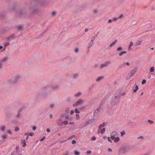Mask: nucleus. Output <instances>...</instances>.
Returning a JSON list of instances; mask_svg holds the SVG:
<instances>
[{
    "instance_id": "obj_45",
    "label": "nucleus",
    "mask_w": 155,
    "mask_h": 155,
    "mask_svg": "<svg viewBox=\"0 0 155 155\" xmlns=\"http://www.w3.org/2000/svg\"><path fill=\"white\" fill-rule=\"evenodd\" d=\"M93 12L94 13H96L98 12V10L97 9H94Z\"/></svg>"
},
{
    "instance_id": "obj_30",
    "label": "nucleus",
    "mask_w": 155,
    "mask_h": 155,
    "mask_svg": "<svg viewBox=\"0 0 155 155\" xmlns=\"http://www.w3.org/2000/svg\"><path fill=\"white\" fill-rule=\"evenodd\" d=\"M148 122L150 124H152L153 123V121L150 120H148Z\"/></svg>"
},
{
    "instance_id": "obj_13",
    "label": "nucleus",
    "mask_w": 155,
    "mask_h": 155,
    "mask_svg": "<svg viewBox=\"0 0 155 155\" xmlns=\"http://www.w3.org/2000/svg\"><path fill=\"white\" fill-rule=\"evenodd\" d=\"M117 42V41L116 40L114 41L110 45V47H112L114 46Z\"/></svg>"
},
{
    "instance_id": "obj_52",
    "label": "nucleus",
    "mask_w": 155,
    "mask_h": 155,
    "mask_svg": "<svg viewBox=\"0 0 155 155\" xmlns=\"http://www.w3.org/2000/svg\"><path fill=\"white\" fill-rule=\"evenodd\" d=\"M74 112V111L73 110H72L70 111V114H72Z\"/></svg>"
},
{
    "instance_id": "obj_33",
    "label": "nucleus",
    "mask_w": 155,
    "mask_h": 155,
    "mask_svg": "<svg viewBox=\"0 0 155 155\" xmlns=\"http://www.w3.org/2000/svg\"><path fill=\"white\" fill-rule=\"evenodd\" d=\"M25 135L26 136V140H27L28 138V134L25 133Z\"/></svg>"
},
{
    "instance_id": "obj_24",
    "label": "nucleus",
    "mask_w": 155,
    "mask_h": 155,
    "mask_svg": "<svg viewBox=\"0 0 155 155\" xmlns=\"http://www.w3.org/2000/svg\"><path fill=\"white\" fill-rule=\"evenodd\" d=\"M76 118L77 120H78L80 119L79 115L78 114H77L76 115Z\"/></svg>"
},
{
    "instance_id": "obj_27",
    "label": "nucleus",
    "mask_w": 155,
    "mask_h": 155,
    "mask_svg": "<svg viewBox=\"0 0 155 155\" xmlns=\"http://www.w3.org/2000/svg\"><path fill=\"white\" fill-rule=\"evenodd\" d=\"M75 112L77 113H80V111H79L78 109L77 108L75 109Z\"/></svg>"
},
{
    "instance_id": "obj_10",
    "label": "nucleus",
    "mask_w": 155,
    "mask_h": 155,
    "mask_svg": "<svg viewBox=\"0 0 155 155\" xmlns=\"http://www.w3.org/2000/svg\"><path fill=\"white\" fill-rule=\"evenodd\" d=\"M142 42V41L141 40H138L137 41L135 44V45L136 46H138L141 44Z\"/></svg>"
},
{
    "instance_id": "obj_37",
    "label": "nucleus",
    "mask_w": 155,
    "mask_h": 155,
    "mask_svg": "<svg viewBox=\"0 0 155 155\" xmlns=\"http://www.w3.org/2000/svg\"><path fill=\"white\" fill-rule=\"evenodd\" d=\"M146 83V81L145 80H143L142 82V84H145Z\"/></svg>"
},
{
    "instance_id": "obj_46",
    "label": "nucleus",
    "mask_w": 155,
    "mask_h": 155,
    "mask_svg": "<svg viewBox=\"0 0 155 155\" xmlns=\"http://www.w3.org/2000/svg\"><path fill=\"white\" fill-rule=\"evenodd\" d=\"M19 128L18 127H16L15 129V130L16 131H18L19 130Z\"/></svg>"
},
{
    "instance_id": "obj_8",
    "label": "nucleus",
    "mask_w": 155,
    "mask_h": 155,
    "mask_svg": "<svg viewBox=\"0 0 155 155\" xmlns=\"http://www.w3.org/2000/svg\"><path fill=\"white\" fill-rule=\"evenodd\" d=\"M104 78V76H101L98 77L96 80V81L99 82Z\"/></svg>"
},
{
    "instance_id": "obj_1",
    "label": "nucleus",
    "mask_w": 155,
    "mask_h": 155,
    "mask_svg": "<svg viewBox=\"0 0 155 155\" xmlns=\"http://www.w3.org/2000/svg\"><path fill=\"white\" fill-rule=\"evenodd\" d=\"M128 150V148L125 146H122L119 149V153L120 155H122L123 154L127 152Z\"/></svg>"
},
{
    "instance_id": "obj_2",
    "label": "nucleus",
    "mask_w": 155,
    "mask_h": 155,
    "mask_svg": "<svg viewBox=\"0 0 155 155\" xmlns=\"http://www.w3.org/2000/svg\"><path fill=\"white\" fill-rule=\"evenodd\" d=\"M84 100L82 99H80L75 103L73 104V106L75 107L76 106H78L81 105L84 103Z\"/></svg>"
},
{
    "instance_id": "obj_63",
    "label": "nucleus",
    "mask_w": 155,
    "mask_h": 155,
    "mask_svg": "<svg viewBox=\"0 0 155 155\" xmlns=\"http://www.w3.org/2000/svg\"><path fill=\"white\" fill-rule=\"evenodd\" d=\"M54 106V105L53 104H51L50 105V108L53 107Z\"/></svg>"
},
{
    "instance_id": "obj_47",
    "label": "nucleus",
    "mask_w": 155,
    "mask_h": 155,
    "mask_svg": "<svg viewBox=\"0 0 155 155\" xmlns=\"http://www.w3.org/2000/svg\"><path fill=\"white\" fill-rule=\"evenodd\" d=\"M2 62H1V61H0V68H2Z\"/></svg>"
},
{
    "instance_id": "obj_18",
    "label": "nucleus",
    "mask_w": 155,
    "mask_h": 155,
    "mask_svg": "<svg viewBox=\"0 0 155 155\" xmlns=\"http://www.w3.org/2000/svg\"><path fill=\"white\" fill-rule=\"evenodd\" d=\"M154 70L155 69L154 67H152L150 68V72H154Z\"/></svg>"
},
{
    "instance_id": "obj_42",
    "label": "nucleus",
    "mask_w": 155,
    "mask_h": 155,
    "mask_svg": "<svg viewBox=\"0 0 155 155\" xmlns=\"http://www.w3.org/2000/svg\"><path fill=\"white\" fill-rule=\"evenodd\" d=\"M118 19V18H116V17L114 18H113V20L114 21H116V20H117V19Z\"/></svg>"
},
{
    "instance_id": "obj_6",
    "label": "nucleus",
    "mask_w": 155,
    "mask_h": 155,
    "mask_svg": "<svg viewBox=\"0 0 155 155\" xmlns=\"http://www.w3.org/2000/svg\"><path fill=\"white\" fill-rule=\"evenodd\" d=\"M133 45V42L132 41H130V45L128 47V50L129 51H130L132 49V47Z\"/></svg>"
},
{
    "instance_id": "obj_19",
    "label": "nucleus",
    "mask_w": 155,
    "mask_h": 155,
    "mask_svg": "<svg viewBox=\"0 0 155 155\" xmlns=\"http://www.w3.org/2000/svg\"><path fill=\"white\" fill-rule=\"evenodd\" d=\"M117 135V133L115 131H113L110 134V135H113L116 136Z\"/></svg>"
},
{
    "instance_id": "obj_17",
    "label": "nucleus",
    "mask_w": 155,
    "mask_h": 155,
    "mask_svg": "<svg viewBox=\"0 0 155 155\" xmlns=\"http://www.w3.org/2000/svg\"><path fill=\"white\" fill-rule=\"evenodd\" d=\"M120 140V138L119 137H116L114 139V142L115 143L118 142Z\"/></svg>"
},
{
    "instance_id": "obj_5",
    "label": "nucleus",
    "mask_w": 155,
    "mask_h": 155,
    "mask_svg": "<svg viewBox=\"0 0 155 155\" xmlns=\"http://www.w3.org/2000/svg\"><path fill=\"white\" fill-rule=\"evenodd\" d=\"M110 62L108 61H107L104 64H102L100 65V67L101 68H103L106 67L107 65L110 64Z\"/></svg>"
},
{
    "instance_id": "obj_49",
    "label": "nucleus",
    "mask_w": 155,
    "mask_h": 155,
    "mask_svg": "<svg viewBox=\"0 0 155 155\" xmlns=\"http://www.w3.org/2000/svg\"><path fill=\"white\" fill-rule=\"evenodd\" d=\"M75 136L74 135H73V136H71V137H69L68 138V139H72Z\"/></svg>"
},
{
    "instance_id": "obj_29",
    "label": "nucleus",
    "mask_w": 155,
    "mask_h": 155,
    "mask_svg": "<svg viewBox=\"0 0 155 155\" xmlns=\"http://www.w3.org/2000/svg\"><path fill=\"white\" fill-rule=\"evenodd\" d=\"M125 64H126L127 65L129 66L130 65V63H129V62H126L125 63H124V65H125Z\"/></svg>"
},
{
    "instance_id": "obj_62",
    "label": "nucleus",
    "mask_w": 155,
    "mask_h": 155,
    "mask_svg": "<svg viewBox=\"0 0 155 155\" xmlns=\"http://www.w3.org/2000/svg\"><path fill=\"white\" fill-rule=\"evenodd\" d=\"M46 131L48 132H50V129L49 128H47L46 129Z\"/></svg>"
},
{
    "instance_id": "obj_58",
    "label": "nucleus",
    "mask_w": 155,
    "mask_h": 155,
    "mask_svg": "<svg viewBox=\"0 0 155 155\" xmlns=\"http://www.w3.org/2000/svg\"><path fill=\"white\" fill-rule=\"evenodd\" d=\"M36 129V126H34L33 127L32 129L33 130H35Z\"/></svg>"
},
{
    "instance_id": "obj_44",
    "label": "nucleus",
    "mask_w": 155,
    "mask_h": 155,
    "mask_svg": "<svg viewBox=\"0 0 155 155\" xmlns=\"http://www.w3.org/2000/svg\"><path fill=\"white\" fill-rule=\"evenodd\" d=\"M56 14V12H53L52 13V15L53 16H54Z\"/></svg>"
},
{
    "instance_id": "obj_54",
    "label": "nucleus",
    "mask_w": 155,
    "mask_h": 155,
    "mask_svg": "<svg viewBox=\"0 0 155 155\" xmlns=\"http://www.w3.org/2000/svg\"><path fill=\"white\" fill-rule=\"evenodd\" d=\"M49 117L50 118H52L53 117V115L52 114H49Z\"/></svg>"
},
{
    "instance_id": "obj_28",
    "label": "nucleus",
    "mask_w": 155,
    "mask_h": 155,
    "mask_svg": "<svg viewBox=\"0 0 155 155\" xmlns=\"http://www.w3.org/2000/svg\"><path fill=\"white\" fill-rule=\"evenodd\" d=\"M95 39V37L94 36H93L92 37L91 39V41H92L93 42V41Z\"/></svg>"
},
{
    "instance_id": "obj_41",
    "label": "nucleus",
    "mask_w": 155,
    "mask_h": 155,
    "mask_svg": "<svg viewBox=\"0 0 155 155\" xmlns=\"http://www.w3.org/2000/svg\"><path fill=\"white\" fill-rule=\"evenodd\" d=\"M96 139V137H92L91 140H95Z\"/></svg>"
},
{
    "instance_id": "obj_59",
    "label": "nucleus",
    "mask_w": 155,
    "mask_h": 155,
    "mask_svg": "<svg viewBox=\"0 0 155 155\" xmlns=\"http://www.w3.org/2000/svg\"><path fill=\"white\" fill-rule=\"evenodd\" d=\"M33 135H34V134L32 133H31L30 134H28V135H30V136H33Z\"/></svg>"
},
{
    "instance_id": "obj_23",
    "label": "nucleus",
    "mask_w": 155,
    "mask_h": 155,
    "mask_svg": "<svg viewBox=\"0 0 155 155\" xmlns=\"http://www.w3.org/2000/svg\"><path fill=\"white\" fill-rule=\"evenodd\" d=\"M74 153L75 155H80V152L76 150L74 151Z\"/></svg>"
},
{
    "instance_id": "obj_22",
    "label": "nucleus",
    "mask_w": 155,
    "mask_h": 155,
    "mask_svg": "<svg viewBox=\"0 0 155 155\" xmlns=\"http://www.w3.org/2000/svg\"><path fill=\"white\" fill-rule=\"evenodd\" d=\"M5 126L3 125L1 127V130L2 131H4L5 130Z\"/></svg>"
},
{
    "instance_id": "obj_56",
    "label": "nucleus",
    "mask_w": 155,
    "mask_h": 155,
    "mask_svg": "<svg viewBox=\"0 0 155 155\" xmlns=\"http://www.w3.org/2000/svg\"><path fill=\"white\" fill-rule=\"evenodd\" d=\"M86 153L87 154H90L91 153V151L90 150L87 151Z\"/></svg>"
},
{
    "instance_id": "obj_61",
    "label": "nucleus",
    "mask_w": 155,
    "mask_h": 155,
    "mask_svg": "<svg viewBox=\"0 0 155 155\" xmlns=\"http://www.w3.org/2000/svg\"><path fill=\"white\" fill-rule=\"evenodd\" d=\"M107 139L111 143H112V141H111V140H110V137H107Z\"/></svg>"
},
{
    "instance_id": "obj_39",
    "label": "nucleus",
    "mask_w": 155,
    "mask_h": 155,
    "mask_svg": "<svg viewBox=\"0 0 155 155\" xmlns=\"http://www.w3.org/2000/svg\"><path fill=\"white\" fill-rule=\"evenodd\" d=\"M38 9H34L33 11V12L36 13V12H38Z\"/></svg>"
},
{
    "instance_id": "obj_11",
    "label": "nucleus",
    "mask_w": 155,
    "mask_h": 155,
    "mask_svg": "<svg viewBox=\"0 0 155 155\" xmlns=\"http://www.w3.org/2000/svg\"><path fill=\"white\" fill-rule=\"evenodd\" d=\"M82 94V93L81 92H78L74 94V96L76 97H78L80 96Z\"/></svg>"
},
{
    "instance_id": "obj_43",
    "label": "nucleus",
    "mask_w": 155,
    "mask_h": 155,
    "mask_svg": "<svg viewBox=\"0 0 155 155\" xmlns=\"http://www.w3.org/2000/svg\"><path fill=\"white\" fill-rule=\"evenodd\" d=\"M7 137V136L6 135H3L2 136V138H6Z\"/></svg>"
},
{
    "instance_id": "obj_20",
    "label": "nucleus",
    "mask_w": 155,
    "mask_h": 155,
    "mask_svg": "<svg viewBox=\"0 0 155 155\" xmlns=\"http://www.w3.org/2000/svg\"><path fill=\"white\" fill-rule=\"evenodd\" d=\"M138 88H138V86L137 85H136L135 88V89H134V92H137V90H138Z\"/></svg>"
},
{
    "instance_id": "obj_53",
    "label": "nucleus",
    "mask_w": 155,
    "mask_h": 155,
    "mask_svg": "<svg viewBox=\"0 0 155 155\" xmlns=\"http://www.w3.org/2000/svg\"><path fill=\"white\" fill-rule=\"evenodd\" d=\"M126 94V93L125 92H122V93L121 94V95L122 96H124Z\"/></svg>"
},
{
    "instance_id": "obj_12",
    "label": "nucleus",
    "mask_w": 155,
    "mask_h": 155,
    "mask_svg": "<svg viewBox=\"0 0 155 155\" xmlns=\"http://www.w3.org/2000/svg\"><path fill=\"white\" fill-rule=\"evenodd\" d=\"M126 53L127 52L125 51H122L119 53L118 55L119 57H121V56H122L123 54H126Z\"/></svg>"
},
{
    "instance_id": "obj_32",
    "label": "nucleus",
    "mask_w": 155,
    "mask_h": 155,
    "mask_svg": "<svg viewBox=\"0 0 155 155\" xmlns=\"http://www.w3.org/2000/svg\"><path fill=\"white\" fill-rule=\"evenodd\" d=\"M76 143V141L75 140H73L72 142V143L73 144H74Z\"/></svg>"
},
{
    "instance_id": "obj_64",
    "label": "nucleus",
    "mask_w": 155,
    "mask_h": 155,
    "mask_svg": "<svg viewBox=\"0 0 155 155\" xmlns=\"http://www.w3.org/2000/svg\"><path fill=\"white\" fill-rule=\"evenodd\" d=\"M69 124H70L73 125V124H74V123L73 122H69Z\"/></svg>"
},
{
    "instance_id": "obj_26",
    "label": "nucleus",
    "mask_w": 155,
    "mask_h": 155,
    "mask_svg": "<svg viewBox=\"0 0 155 155\" xmlns=\"http://www.w3.org/2000/svg\"><path fill=\"white\" fill-rule=\"evenodd\" d=\"M70 110V109L69 107L67 108L65 110V111L67 113H68Z\"/></svg>"
},
{
    "instance_id": "obj_16",
    "label": "nucleus",
    "mask_w": 155,
    "mask_h": 155,
    "mask_svg": "<svg viewBox=\"0 0 155 155\" xmlns=\"http://www.w3.org/2000/svg\"><path fill=\"white\" fill-rule=\"evenodd\" d=\"M8 58H4L3 59H2L1 61V62L3 63L6 61L7 60Z\"/></svg>"
},
{
    "instance_id": "obj_57",
    "label": "nucleus",
    "mask_w": 155,
    "mask_h": 155,
    "mask_svg": "<svg viewBox=\"0 0 155 155\" xmlns=\"http://www.w3.org/2000/svg\"><path fill=\"white\" fill-rule=\"evenodd\" d=\"M112 21V20H111V19H110L108 20V23H110Z\"/></svg>"
},
{
    "instance_id": "obj_55",
    "label": "nucleus",
    "mask_w": 155,
    "mask_h": 155,
    "mask_svg": "<svg viewBox=\"0 0 155 155\" xmlns=\"http://www.w3.org/2000/svg\"><path fill=\"white\" fill-rule=\"evenodd\" d=\"M108 150L109 152H111L112 151V149L110 148H108Z\"/></svg>"
},
{
    "instance_id": "obj_31",
    "label": "nucleus",
    "mask_w": 155,
    "mask_h": 155,
    "mask_svg": "<svg viewBox=\"0 0 155 155\" xmlns=\"http://www.w3.org/2000/svg\"><path fill=\"white\" fill-rule=\"evenodd\" d=\"M63 123L65 125H66L68 123V122L67 121H65L63 122Z\"/></svg>"
},
{
    "instance_id": "obj_36",
    "label": "nucleus",
    "mask_w": 155,
    "mask_h": 155,
    "mask_svg": "<svg viewBox=\"0 0 155 155\" xmlns=\"http://www.w3.org/2000/svg\"><path fill=\"white\" fill-rule=\"evenodd\" d=\"M10 44V43L9 42H7L6 43L5 45H4V46L5 47L7 46H8V45H9Z\"/></svg>"
},
{
    "instance_id": "obj_35",
    "label": "nucleus",
    "mask_w": 155,
    "mask_h": 155,
    "mask_svg": "<svg viewBox=\"0 0 155 155\" xmlns=\"http://www.w3.org/2000/svg\"><path fill=\"white\" fill-rule=\"evenodd\" d=\"M22 28V27L21 26H19L17 27V29L19 30H21Z\"/></svg>"
},
{
    "instance_id": "obj_48",
    "label": "nucleus",
    "mask_w": 155,
    "mask_h": 155,
    "mask_svg": "<svg viewBox=\"0 0 155 155\" xmlns=\"http://www.w3.org/2000/svg\"><path fill=\"white\" fill-rule=\"evenodd\" d=\"M124 16V15L123 14H121V15L119 17V18H122Z\"/></svg>"
},
{
    "instance_id": "obj_9",
    "label": "nucleus",
    "mask_w": 155,
    "mask_h": 155,
    "mask_svg": "<svg viewBox=\"0 0 155 155\" xmlns=\"http://www.w3.org/2000/svg\"><path fill=\"white\" fill-rule=\"evenodd\" d=\"M101 107H99L97 108L94 111V114H97L99 112H100V110H101Z\"/></svg>"
},
{
    "instance_id": "obj_14",
    "label": "nucleus",
    "mask_w": 155,
    "mask_h": 155,
    "mask_svg": "<svg viewBox=\"0 0 155 155\" xmlns=\"http://www.w3.org/2000/svg\"><path fill=\"white\" fill-rule=\"evenodd\" d=\"M21 142L22 144V146L23 147H25L26 146V143L25 140H21Z\"/></svg>"
},
{
    "instance_id": "obj_51",
    "label": "nucleus",
    "mask_w": 155,
    "mask_h": 155,
    "mask_svg": "<svg viewBox=\"0 0 155 155\" xmlns=\"http://www.w3.org/2000/svg\"><path fill=\"white\" fill-rule=\"evenodd\" d=\"M45 136L43 137L42 138H41V139H40V141H43L45 139Z\"/></svg>"
},
{
    "instance_id": "obj_3",
    "label": "nucleus",
    "mask_w": 155,
    "mask_h": 155,
    "mask_svg": "<svg viewBox=\"0 0 155 155\" xmlns=\"http://www.w3.org/2000/svg\"><path fill=\"white\" fill-rule=\"evenodd\" d=\"M95 120V119H92L88 120L87 121L85 122V124L84 125L83 127H85L88 124L92 123L94 122Z\"/></svg>"
},
{
    "instance_id": "obj_60",
    "label": "nucleus",
    "mask_w": 155,
    "mask_h": 155,
    "mask_svg": "<svg viewBox=\"0 0 155 155\" xmlns=\"http://www.w3.org/2000/svg\"><path fill=\"white\" fill-rule=\"evenodd\" d=\"M77 76H78V75L77 74H74L73 75V77L74 78H75Z\"/></svg>"
},
{
    "instance_id": "obj_40",
    "label": "nucleus",
    "mask_w": 155,
    "mask_h": 155,
    "mask_svg": "<svg viewBox=\"0 0 155 155\" xmlns=\"http://www.w3.org/2000/svg\"><path fill=\"white\" fill-rule=\"evenodd\" d=\"M64 116H65V117L66 118L68 119L69 118L68 115H66L65 114H64L63 115Z\"/></svg>"
},
{
    "instance_id": "obj_7",
    "label": "nucleus",
    "mask_w": 155,
    "mask_h": 155,
    "mask_svg": "<svg viewBox=\"0 0 155 155\" xmlns=\"http://www.w3.org/2000/svg\"><path fill=\"white\" fill-rule=\"evenodd\" d=\"M105 123H103L102 124H100L99 126V130L98 131V133H99L100 130L101 129V128L105 125Z\"/></svg>"
},
{
    "instance_id": "obj_21",
    "label": "nucleus",
    "mask_w": 155,
    "mask_h": 155,
    "mask_svg": "<svg viewBox=\"0 0 155 155\" xmlns=\"http://www.w3.org/2000/svg\"><path fill=\"white\" fill-rule=\"evenodd\" d=\"M93 42H92V41H90V42L87 45V46H88V48H90L91 47L93 44Z\"/></svg>"
},
{
    "instance_id": "obj_38",
    "label": "nucleus",
    "mask_w": 155,
    "mask_h": 155,
    "mask_svg": "<svg viewBox=\"0 0 155 155\" xmlns=\"http://www.w3.org/2000/svg\"><path fill=\"white\" fill-rule=\"evenodd\" d=\"M110 136H111L110 138L112 140H114L115 138V136H114L113 135H110Z\"/></svg>"
},
{
    "instance_id": "obj_34",
    "label": "nucleus",
    "mask_w": 155,
    "mask_h": 155,
    "mask_svg": "<svg viewBox=\"0 0 155 155\" xmlns=\"http://www.w3.org/2000/svg\"><path fill=\"white\" fill-rule=\"evenodd\" d=\"M120 134H121V136L122 137L125 134V132L124 131L121 132L120 133Z\"/></svg>"
},
{
    "instance_id": "obj_15",
    "label": "nucleus",
    "mask_w": 155,
    "mask_h": 155,
    "mask_svg": "<svg viewBox=\"0 0 155 155\" xmlns=\"http://www.w3.org/2000/svg\"><path fill=\"white\" fill-rule=\"evenodd\" d=\"M100 130H101V134H103L105 131V128H103L102 129H101Z\"/></svg>"
},
{
    "instance_id": "obj_4",
    "label": "nucleus",
    "mask_w": 155,
    "mask_h": 155,
    "mask_svg": "<svg viewBox=\"0 0 155 155\" xmlns=\"http://www.w3.org/2000/svg\"><path fill=\"white\" fill-rule=\"evenodd\" d=\"M137 69L135 68L131 70L129 73V74L130 77L133 76L137 71Z\"/></svg>"
},
{
    "instance_id": "obj_50",
    "label": "nucleus",
    "mask_w": 155,
    "mask_h": 155,
    "mask_svg": "<svg viewBox=\"0 0 155 155\" xmlns=\"http://www.w3.org/2000/svg\"><path fill=\"white\" fill-rule=\"evenodd\" d=\"M75 51L76 53H77L79 51V49L78 48H76L75 50Z\"/></svg>"
},
{
    "instance_id": "obj_25",
    "label": "nucleus",
    "mask_w": 155,
    "mask_h": 155,
    "mask_svg": "<svg viewBox=\"0 0 155 155\" xmlns=\"http://www.w3.org/2000/svg\"><path fill=\"white\" fill-rule=\"evenodd\" d=\"M122 48L121 47H120L117 48V51H119L122 50Z\"/></svg>"
}]
</instances>
